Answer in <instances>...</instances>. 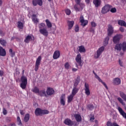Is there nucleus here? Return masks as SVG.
<instances>
[{"mask_svg":"<svg viewBox=\"0 0 126 126\" xmlns=\"http://www.w3.org/2000/svg\"><path fill=\"white\" fill-rule=\"evenodd\" d=\"M25 70H23L22 71V76L20 79V86L22 89L24 90L27 87V83L28 82V79L26 76H24V72Z\"/></svg>","mask_w":126,"mask_h":126,"instance_id":"1","label":"nucleus"},{"mask_svg":"<svg viewBox=\"0 0 126 126\" xmlns=\"http://www.w3.org/2000/svg\"><path fill=\"white\" fill-rule=\"evenodd\" d=\"M39 29V32L43 36H45L47 37L49 34V32L47 30V28H46V24L44 23H41L39 24L38 26Z\"/></svg>","mask_w":126,"mask_h":126,"instance_id":"2","label":"nucleus"},{"mask_svg":"<svg viewBox=\"0 0 126 126\" xmlns=\"http://www.w3.org/2000/svg\"><path fill=\"white\" fill-rule=\"evenodd\" d=\"M50 112L48 110L41 109L40 108H37L35 111L34 114L37 117L39 116H43V115H48Z\"/></svg>","mask_w":126,"mask_h":126,"instance_id":"3","label":"nucleus"},{"mask_svg":"<svg viewBox=\"0 0 126 126\" xmlns=\"http://www.w3.org/2000/svg\"><path fill=\"white\" fill-rule=\"evenodd\" d=\"M75 2L76 4L74 5V9L76 11H80V9L82 10L83 7L85 6L84 3H81V0H75Z\"/></svg>","mask_w":126,"mask_h":126,"instance_id":"4","label":"nucleus"},{"mask_svg":"<svg viewBox=\"0 0 126 126\" xmlns=\"http://www.w3.org/2000/svg\"><path fill=\"white\" fill-rule=\"evenodd\" d=\"M115 50H117V51H121L122 49L123 52H125L126 51V43L124 42L122 44H117L115 46Z\"/></svg>","mask_w":126,"mask_h":126,"instance_id":"5","label":"nucleus"},{"mask_svg":"<svg viewBox=\"0 0 126 126\" xmlns=\"http://www.w3.org/2000/svg\"><path fill=\"white\" fill-rule=\"evenodd\" d=\"M112 5L107 4L104 6H103L101 9V13L102 14H106L110 11L111 8H112Z\"/></svg>","mask_w":126,"mask_h":126,"instance_id":"6","label":"nucleus"},{"mask_svg":"<svg viewBox=\"0 0 126 126\" xmlns=\"http://www.w3.org/2000/svg\"><path fill=\"white\" fill-rule=\"evenodd\" d=\"M41 61H42V57H41V56H38L35 62V67H34L35 71H38V69H39V66H40V64H41Z\"/></svg>","mask_w":126,"mask_h":126,"instance_id":"7","label":"nucleus"},{"mask_svg":"<svg viewBox=\"0 0 126 126\" xmlns=\"http://www.w3.org/2000/svg\"><path fill=\"white\" fill-rule=\"evenodd\" d=\"M123 38V35L121 34H117L113 38V42L114 44H118L120 43V40Z\"/></svg>","mask_w":126,"mask_h":126,"instance_id":"8","label":"nucleus"},{"mask_svg":"<svg viewBox=\"0 0 126 126\" xmlns=\"http://www.w3.org/2000/svg\"><path fill=\"white\" fill-rule=\"evenodd\" d=\"M75 61L80 66L82 67V66L83 65V63H82V60H81V55L80 54H77L75 58Z\"/></svg>","mask_w":126,"mask_h":126,"instance_id":"9","label":"nucleus"},{"mask_svg":"<svg viewBox=\"0 0 126 126\" xmlns=\"http://www.w3.org/2000/svg\"><path fill=\"white\" fill-rule=\"evenodd\" d=\"M105 50V47L104 46L100 47L96 51V55L94 56L95 59H98V58L101 56L102 53L104 52Z\"/></svg>","mask_w":126,"mask_h":126,"instance_id":"10","label":"nucleus"},{"mask_svg":"<svg viewBox=\"0 0 126 126\" xmlns=\"http://www.w3.org/2000/svg\"><path fill=\"white\" fill-rule=\"evenodd\" d=\"M85 93L87 96H89L90 94H91V93L90 92V89L89 88V84H87V83H85Z\"/></svg>","mask_w":126,"mask_h":126,"instance_id":"11","label":"nucleus"},{"mask_svg":"<svg viewBox=\"0 0 126 126\" xmlns=\"http://www.w3.org/2000/svg\"><path fill=\"white\" fill-rule=\"evenodd\" d=\"M46 93L48 96H52V95H54L55 90L51 87H47L46 90Z\"/></svg>","mask_w":126,"mask_h":126,"instance_id":"12","label":"nucleus"},{"mask_svg":"<svg viewBox=\"0 0 126 126\" xmlns=\"http://www.w3.org/2000/svg\"><path fill=\"white\" fill-rule=\"evenodd\" d=\"M80 22L81 23V25L83 26V27L88 24V21L84 20V17H83V15L80 17Z\"/></svg>","mask_w":126,"mask_h":126,"instance_id":"13","label":"nucleus"},{"mask_svg":"<svg viewBox=\"0 0 126 126\" xmlns=\"http://www.w3.org/2000/svg\"><path fill=\"white\" fill-rule=\"evenodd\" d=\"M114 33V28L112 27V25H109L108 28L107 29V35L109 36H111V35H113Z\"/></svg>","mask_w":126,"mask_h":126,"instance_id":"14","label":"nucleus"},{"mask_svg":"<svg viewBox=\"0 0 126 126\" xmlns=\"http://www.w3.org/2000/svg\"><path fill=\"white\" fill-rule=\"evenodd\" d=\"M32 4L34 6H36L37 4L40 6H42L43 5V1H42V0H33Z\"/></svg>","mask_w":126,"mask_h":126,"instance_id":"15","label":"nucleus"},{"mask_svg":"<svg viewBox=\"0 0 126 126\" xmlns=\"http://www.w3.org/2000/svg\"><path fill=\"white\" fill-rule=\"evenodd\" d=\"M63 123L64 124V125H66V126H73V122H72L71 120L68 118L65 119V120L63 122Z\"/></svg>","mask_w":126,"mask_h":126,"instance_id":"16","label":"nucleus"},{"mask_svg":"<svg viewBox=\"0 0 126 126\" xmlns=\"http://www.w3.org/2000/svg\"><path fill=\"white\" fill-rule=\"evenodd\" d=\"M61 57V52L59 50H56L54 52L53 58L54 60H58Z\"/></svg>","mask_w":126,"mask_h":126,"instance_id":"17","label":"nucleus"},{"mask_svg":"<svg viewBox=\"0 0 126 126\" xmlns=\"http://www.w3.org/2000/svg\"><path fill=\"white\" fill-rule=\"evenodd\" d=\"M65 94H62L60 97V103L62 106H65Z\"/></svg>","mask_w":126,"mask_h":126,"instance_id":"18","label":"nucleus"},{"mask_svg":"<svg viewBox=\"0 0 126 126\" xmlns=\"http://www.w3.org/2000/svg\"><path fill=\"white\" fill-rule=\"evenodd\" d=\"M118 112H119L120 115L124 118V119H126V113L125 112V111L123 110L122 108H121V107H118Z\"/></svg>","mask_w":126,"mask_h":126,"instance_id":"19","label":"nucleus"},{"mask_svg":"<svg viewBox=\"0 0 126 126\" xmlns=\"http://www.w3.org/2000/svg\"><path fill=\"white\" fill-rule=\"evenodd\" d=\"M114 85H120L122 83V81L120 78H115L113 80Z\"/></svg>","mask_w":126,"mask_h":126,"instance_id":"20","label":"nucleus"},{"mask_svg":"<svg viewBox=\"0 0 126 126\" xmlns=\"http://www.w3.org/2000/svg\"><path fill=\"white\" fill-rule=\"evenodd\" d=\"M95 77L96 79H97V80H98V81L99 82H101L102 83V84H103V85L104 86V87H105V88L106 89H108V86H107V84H106L105 82H103V81L102 80V79H101V78H100V77H99V76H98V75L95 74Z\"/></svg>","mask_w":126,"mask_h":126,"instance_id":"21","label":"nucleus"},{"mask_svg":"<svg viewBox=\"0 0 126 126\" xmlns=\"http://www.w3.org/2000/svg\"><path fill=\"white\" fill-rule=\"evenodd\" d=\"M67 23L68 24V30H70L73 27V25H74V21H67Z\"/></svg>","mask_w":126,"mask_h":126,"instance_id":"22","label":"nucleus"},{"mask_svg":"<svg viewBox=\"0 0 126 126\" xmlns=\"http://www.w3.org/2000/svg\"><path fill=\"white\" fill-rule=\"evenodd\" d=\"M80 82V76H78L75 79V81L74 82V86L77 87Z\"/></svg>","mask_w":126,"mask_h":126,"instance_id":"23","label":"nucleus"},{"mask_svg":"<svg viewBox=\"0 0 126 126\" xmlns=\"http://www.w3.org/2000/svg\"><path fill=\"white\" fill-rule=\"evenodd\" d=\"M0 56L1 57H5V56H6V52L5 51V50L1 46H0Z\"/></svg>","mask_w":126,"mask_h":126,"instance_id":"24","label":"nucleus"},{"mask_svg":"<svg viewBox=\"0 0 126 126\" xmlns=\"http://www.w3.org/2000/svg\"><path fill=\"white\" fill-rule=\"evenodd\" d=\"M79 90V89L77 88V87L74 86L71 94L73 96H75V95H76L77 94V92H78Z\"/></svg>","mask_w":126,"mask_h":126,"instance_id":"25","label":"nucleus"},{"mask_svg":"<svg viewBox=\"0 0 126 126\" xmlns=\"http://www.w3.org/2000/svg\"><path fill=\"white\" fill-rule=\"evenodd\" d=\"M38 95L40 96V97H44V96H47V94H46V91H45V90L39 91V92H38Z\"/></svg>","mask_w":126,"mask_h":126,"instance_id":"26","label":"nucleus"},{"mask_svg":"<svg viewBox=\"0 0 126 126\" xmlns=\"http://www.w3.org/2000/svg\"><path fill=\"white\" fill-rule=\"evenodd\" d=\"M93 3L95 5V7H99L101 4V0H94Z\"/></svg>","mask_w":126,"mask_h":126,"instance_id":"27","label":"nucleus"},{"mask_svg":"<svg viewBox=\"0 0 126 126\" xmlns=\"http://www.w3.org/2000/svg\"><path fill=\"white\" fill-rule=\"evenodd\" d=\"M118 24L120 26H124V27H126V23L125 21L122 20H119L118 21Z\"/></svg>","mask_w":126,"mask_h":126,"instance_id":"28","label":"nucleus"},{"mask_svg":"<svg viewBox=\"0 0 126 126\" xmlns=\"http://www.w3.org/2000/svg\"><path fill=\"white\" fill-rule=\"evenodd\" d=\"M74 118L78 123H79L82 121L81 116L79 114H75L74 115Z\"/></svg>","mask_w":126,"mask_h":126,"instance_id":"29","label":"nucleus"},{"mask_svg":"<svg viewBox=\"0 0 126 126\" xmlns=\"http://www.w3.org/2000/svg\"><path fill=\"white\" fill-rule=\"evenodd\" d=\"M29 120H30V114L29 113H27L25 115V116L24 119V121L25 123H28L29 121Z\"/></svg>","mask_w":126,"mask_h":126,"instance_id":"30","label":"nucleus"},{"mask_svg":"<svg viewBox=\"0 0 126 126\" xmlns=\"http://www.w3.org/2000/svg\"><path fill=\"white\" fill-rule=\"evenodd\" d=\"M73 97L74 95L72 94H70L69 96H67V103H71L72 100H73Z\"/></svg>","mask_w":126,"mask_h":126,"instance_id":"31","label":"nucleus"},{"mask_svg":"<svg viewBox=\"0 0 126 126\" xmlns=\"http://www.w3.org/2000/svg\"><path fill=\"white\" fill-rule=\"evenodd\" d=\"M32 39V36L31 35H28V36H26L24 42L25 43H27L28 44L30 43V40Z\"/></svg>","mask_w":126,"mask_h":126,"instance_id":"32","label":"nucleus"},{"mask_svg":"<svg viewBox=\"0 0 126 126\" xmlns=\"http://www.w3.org/2000/svg\"><path fill=\"white\" fill-rule=\"evenodd\" d=\"M36 16L35 14H33L32 15V21H33V22H34V23H38V22H39V20L36 18Z\"/></svg>","mask_w":126,"mask_h":126,"instance_id":"33","label":"nucleus"},{"mask_svg":"<svg viewBox=\"0 0 126 126\" xmlns=\"http://www.w3.org/2000/svg\"><path fill=\"white\" fill-rule=\"evenodd\" d=\"M17 25L19 29L22 30L24 27L23 23L21 22V21H18L17 23Z\"/></svg>","mask_w":126,"mask_h":126,"instance_id":"34","label":"nucleus"},{"mask_svg":"<svg viewBox=\"0 0 126 126\" xmlns=\"http://www.w3.org/2000/svg\"><path fill=\"white\" fill-rule=\"evenodd\" d=\"M45 22L46 23V25H47L48 28H52L53 25H52V23H51V22H50L49 19H46L45 20Z\"/></svg>","mask_w":126,"mask_h":126,"instance_id":"35","label":"nucleus"},{"mask_svg":"<svg viewBox=\"0 0 126 126\" xmlns=\"http://www.w3.org/2000/svg\"><path fill=\"white\" fill-rule=\"evenodd\" d=\"M79 52L80 53H85L86 50H85V48L83 46H79Z\"/></svg>","mask_w":126,"mask_h":126,"instance_id":"36","label":"nucleus"},{"mask_svg":"<svg viewBox=\"0 0 126 126\" xmlns=\"http://www.w3.org/2000/svg\"><path fill=\"white\" fill-rule=\"evenodd\" d=\"M0 44L3 47H5V46H6V41H5L4 39H0Z\"/></svg>","mask_w":126,"mask_h":126,"instance_id":"37","label":"nucleus"},{"mask_svg":"<svg viewBox=\"0 0 126 126\" xmlns=\"http://www.w3.org/2000/svg\"><path fill=\"white\" fill-rule=\"evenodd\" d=\"M32 91L33 92V93H35L36 94H39V92L40 90H39V88H38L37 87H35Z\"/></svg>","mask_w":126,"mask_h":126,"instance_id":"38","label":"nucleus"},{"mask_svg":"<svg viewBox=\"0 0 126 126\" xmlns=\"http://www.w3.org/2000/svg\"><path fill=\"white\" fill-rule=\"evenodd\" d=\"M17 122L18 126H22V122H21V119H20L19 116H17Z\"/></svg>","mask_w":126,"mask_h":126,"instance_id":"39","label":"nucleus"},{"mask_svg":"<svg viewBox=\"0 0 126 126\" xmlns=\"http://www.w3.org/2000/svg\"><path fill=\"white\" fill-rule=\"evenodd\" d=\"M109 40H110L109 36H106L104 39V44H105V45H108V44H109Z\"/></svg>","mask_w":126,"mask_h":126,"instance_id":"40","label":"nucleus"},{"mask_svg":"<svg viewBox=\"0 0 126 126\" xmlns=\"http://www.w3.org/2000/svg\"><path fill=\"white\" fill-rule=\"evenodd\" d=\"M70 66V65H69V63H68V62H66L64 64V68H65V69H69Z\"/></svg>","mask_w":126,"mask_h":126,"instance_id":"41","label":"nucleus"},{"mask_svg":"<svg viewBox=\"0 0 126 126\" xmlns=\"http://www.w3.org/2000/svg\"><path fill=\"white\" fill-rule=\"evenodd\" d=\"M110 11L112 13H116V12H117V9L116 8V7H114V8H111Z\"/></svg>","mask_w":126,"mask_h":126,"instance_id":"42","label":"nucleus"},{"mask_svg":"<svg viewBox=\"0 0 126 126\" xmlns=\"http://www.w3.org/2000/svg\"><path fill=\"white\" fill-rule=\"evenodd\" d=\"M74 30H75V32H79V26H78V25H76L75 26Z\"/></svg>","mask_w":126,"mask_h":126,"instance_id":"43","label":"nucleus"},{"mask_svg":"<svg viewBox=\"0 0 126 126\" xmlns=\"http://www.w3.org/2000/svg\"><path fill=\"white\" fill-rule=\"evenodd\" d=\"M88 108L89 110H93L94 109V106L93 104H89L88 105Z\"/></svg>","mask_w":126,"mask_h":126,"instance_id":"44","label":"nucleus"},{"mask_svg":"<svg viewBox=\"0 0 126 126\" xmlns=\"http://www.w3.org/2000/svg\"><path fill=\"white\" fill-rule=\"evenodd\" d=\"M91 27H93L94 28L96 27V26H97V24H96L94 22H91Z\"/></svg>","mask_w":126,"mask_h":126,"instance_id":"45","label":"nucleus"},{"mask_svg":"<svg viewBox=\"0 0 126 126\" xmlns=\"http://www.w3.org/2000/svg\"><path fill=\"white\" fill-rule=\"evenodd\" d=\"M65 12L67 15H70L71 11H70V10L67 9L65 10Z\"/></svg>","mask_w":126,"mask_h":126,"instance_id":"46","label":"nucleus"},{"mask_svg":"<svg viewBox=\"0 0 126 126\" xmlns=\"http://www.w3.org/2000/svg\"><path fill=\"white\" fill-rule=\"evenodd\" d=\"M89 31L92 33H95V29L92 27L89 29Z\"/></svg>","mask_w":126,"mask_h":126,"instance_id":"47","label":"nucleus"},{"mask_svg":"<svg viewBox=\"0 0 126 126\" xmlns=\"http://www.w3.org/2000/svg\"><path fill=\"white\" fill-rule=\"evenodd\" d=\"M113 125H114V122L112 123L111 121H108L106 123L107 126H113Z\"/></svg>","mask_w":126,"mask_h":126,"instance_id":"48","label":"nucleus"},{"mask_svg":"<svg viewBox=\"0 0 126 126\" xmlns=\"http://www.w3.org/2000/svg\"><path fill=\"white\" fill-rule=\"evenodd\" d=\"M119 63L120 66H122V67L124 66V65H123L124 63H123L122 60H121L120 59L119 60Z\"/></svg>","mask_w":126,"mask_h":126,"instance_id":"49","label":"nucleus"},{"mask_svg":"<svg viewBox=\"0 0 126 126\" xmlns=\"http://www.w3.org/2000/svg\"><path fill=\"white\" fill-rule=\"evenodd\" d=\"M7 110L5 109V108L3 109V114L5 116V115H7Z\"/></svg>","mask_w":126,"mask_h":126,"instance_id":"50","label":"nucleus"},{"mask_svg":"<svg viewBox=\"0 0 126 126\" xmlns=\"http://www.w3.org/2000/svg\"><path fill=\"white\" fill-rule=\"evenodd\" d=\"M119 30L121 31V32H125V28H124L123 27H121L119 29Z\"/></svg>","mask_w":126,"mask_h":126,"instance_id":"51","label":"nucleus"},{"mask_svg":"<svg viewBox=\"0 0 126 126\" xmlns=\"http://www.w3.org/2000/svg\"><path fill=\"white\" fill-rule=\"evenodd\" d=\"M4 72L3 70H0V76H3Z\"/></svg>","mask_w":126,"mask_h":126,"instance_id":"52","label":"nucleus"},{"mask_svg":"<svg viewBox=\"0 0 126 126\" xmlns=\"http://www.w3.org/2000/svg\"><path fill=\"white\" fill-rule=\"evenodd\" d=\"M94 120H95V118H94V116H93L92 117H91V118H90V121H91V122H94Z\"/></svg>","mask_w":126,"mask_h":126,"instance_id":"53","label":"nucleus"},{"mask_svg":"<svg viewBox=\"0 0 126 126\" xmlns=\"http://www.w3.org/2000/svg\"><path fill=\"white\" fill-rule=\"evenodd\" d=\"M10 54H11V58H13V57H14V56H15V52H13L11 53Z\"/></svg>","mask_w":126,"mask_h":126,"instance_id":"54","label":"nucleus"},{"mask_svg":"<svg viewBox=\"0 0 126 126\" xmlns=\"http://www.w3.org/2000/svg\"><path fill=\"white\" fill-rule=\"evenodd\" d=\"M0 36H3L4 34H3V32L0 30Z\"/></svg>","mask_w":126,"mask_h":126,"instance_id":"55","label":"nucleus"},{"mask_svg":"<svg viewBox=\"0 0 126 126\" xmlns=\"http://www.w3.org/2000/svg\"><path fill=\"white\" fill-rule=\"evenodd\" d=\"M20 114L22 115H24V111H23V110H21L20 111Z\"/></svg>","mask_w":126,"mask_h":126,"instance_id":"56","label":"nucleus"},{"mask_svg":"<svg viewBox=\"0 0 126 126\" xmlns=\"http://www.w3.org/2000/svg\"><path fill=\"white\" fill-rule=\"evenodd\" d=\"M85 2H86L87 4H89L90 3V0H85Z\"/></svg>","mask_w":126,"mask_h":126,"instance_id":"57","label":"nucleus"},{"mask_svg":"<svg viewBox=\"0 0 126 126\" xmlns=\"http://www.w3.org/2000/svg\"><path fill=\"white\" fill-rule=\"evenodd\" d=\"M72 71H74V72H75V71H77V69L75 68H73L72 69Z\"/></svg>","mask_w":126,"mask_h":126,"instance_id":"58","label":"nucleus"},{"mask_svg":"<svg viewBox=\"0 0 126 126\" xmlns=\"http://www.w3.org/2000/svg\"><path fill=\"white\" fill-rule=\"evenodd\" d=\"M11 126H16V125L15 124V123H11L10 124Z\"/></svg>","mask_w":126,"mask_h":126,"instance_id":"59","label":"nucleus"},{"mask_svg":"<svg viewBox=\"0 0 126 126\" xmlns=\"http://www.w3.org/2000/svg\"><path fill=\"white\" fill-rule=\"evenodd\" d=\"M2 5V0H0V6Z\"/></svg>","mask_w":126,"mask_h":126,"instance_id":"60","label":"nucleus"},{"mask_svg":"<svg viewBox=\"0 0 126 126\" xmlns=\"http://www.w3.org/2000/svg\"><path fill=\"white\" fill-rule=\"evenodd\" d=\"M13 52L12 51V49H9V53L11 54V53H13Z\"/></svg>","mask_w":126,"mask_h":126,"instance_id":"61","label":"nucleus"},{"mask_svg":"<svg viewBox=\"0 0 126 126\" xmlns=\"http://www.w3.org/2000/svg\"><path fill=\"white\" fill-rule=\"evenodd\" d=\"M15 39V37L14 36L12 37L11 38V41Z\"/></svg>","mask_w":126,"mask_h":126,"instance_id":"62","label":"nucleus"},{"mask_svg":"<svg viewBox=\"0 0 126 126\" xmlns=\"http://www.w3.org/2000/svg\"><path fill=\"white\" fill-rule=\"evenodd\" d=\"M93 73H94V74L95 75V74H97L96 73H95V71H94V70L93 71Z\"/></svg>","mask_w":126,"mask_h":126,"instance_id":"63","label":"nucleus"},{"mask_svg":"<svg viewBox=\"0 0 126 126\" xmlns=\"http://www.w3.org/2000/svg\"><path fill=\"white\" fill-rule=\"evenodd\" d=\"M120 55L121 56H124V53H120Z\"/></svg>","mask_w":126,"mask_h":126,"instance_id":"64","label":"nucleus"}]
</instances>
